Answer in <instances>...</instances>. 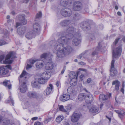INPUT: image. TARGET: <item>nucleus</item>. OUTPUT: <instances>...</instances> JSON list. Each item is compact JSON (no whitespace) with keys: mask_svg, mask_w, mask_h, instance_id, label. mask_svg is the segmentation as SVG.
Wrapping results in <instances>:
<instances>
[{"mask_svg":"<svg viewBox=\"0 0 125 125\" xmlns=\"http://www.w3.org/2000/svg\"><path fill=\"white\" fill-rule=\"evenodd\" d=\"M11 57L12 58H15L16 57L15 53L13 52H11L6 56L5 60L3 61V63L4 64H11L12 63L13 60H9V59Z\"/></svg>","mask_w":125,"mask_h":125,"instance_id":"obj_6","label":"nucleus"},{"mask_svg":"<svg viewBox=\"0 0 125 125\" xmlns=\"http://www.w3.org/2000/svg\"><path fill=\"white\" fill-rule=\"evenodd\" d=\"M30 0H23V2L27 3Z\"/></svg>","mask_w":125,"mask_h":125,"instance_id":"obj_63","label":"nucleus"},{"mask_svg":"<svg viewBox=\"0 0 125 125\" xmlns=\"http://www.w3.org/2000/svg\"><path fill=\"white\" fill-rule=\"evenodd\" d=\"M56 85L57 86L58 88H60L61 83L60 81H57L56 83Z\"/></svg>","mask_w":125,"mask_h":125,"instance_id":"obj_47","label":"nucleus"},{"mask_svg":"<svg viewBox=\"0 0 125 125\" xmlns=\"http://www.w3.org/2000/svg\"><path fill=\"white\" fill-rule=\"evenodd\" d=\"M63 118V117L62 115H60L58 116L56 119V121L57 122H60Z\"/></svg>","mask_w":125,"mask_h":125,"instance_id":"obj_39","label":"nucleus"},{"mask_svg":"<svg viewBox=\"0 0 125 125\" xmlns=\"http://www.w3.org/2000/svg\"><path fill=\"white\" fill-rule=\"evenodd\" d=\"M109 98V95L107 94H101L99 96L100 101L101 102L107 100Z\"/></svg>","mask_w":125,"mask_h":125,"instance_id":"obj_17","label":"nucleus"},{"mask_svg":"<svg viewBox=\"0 0 125 125\" xmlns=\"http://www.w3.org/2000/svg\"><path fill=\"white\" fill-rule=\"evenodd\" d=\"M19 20L21 21L20 23L17 22L16 27L17 28L19 26L21 25L25 24L26 23V21L25 19V15H20L18 16Z\"/></svg>","mask_w":125,"mask_h":125,"instance_id":"obj_10","label":"nucleus"},{"mask_svg":"<svg viewBox=\"0 0 125 125\" xmlns=\"http://www.w3.org/2000/svg\"><path fill=\"white\" fill-rule=\"evenodd\" d=\"M70 20H63L61 21L60 23V25L62 27H65L68 26L71 23Z\"/></svg>","mask_w":125,"mask_h":125,"instance_id":"obj_20","label":"nucleus"},{"mask_svg":"<svg viewBox=\"0 0 125 125\" xmlns=\"http://www.w3.org/2000/svg\"><path fill=\"white\" fill-rule=\"evenodd\" d=\"M84 53H83L80 54L78 56V58L79 59H81L82 57L84 56Z\"/></svg>","mask_w":125,"mask_h":125,"instance_id":"obj_49","label":"nucleus"},{"mask_svg":"<svg viewBox=\"0 0 125 125\" xmlns=\"http://www.w3.org/2000/svg\"><path fill=\"white\" fill-rule=\"evenodd\" d=\"M113 85L115 84V89L118 91L119 89V87L120 84V83L117 80L114 81L112 83Z\"/></svg>","mask_w":125,"mask_h":125,"instance_id":"obj_29","label":"nucleus"},{"mask_svg":"<svg viewBox=\"0 0 125 125\" xmlns=\"http://www.w3.org/2000/svg\"><path fill=\"white\" fill-rule=\"evenodd\" d=\"M92 79L91 78H88L86 81V82L87 83H90L92 81Z\"/></svg>","mask_w":125,"mask_h":125,"instance_id":"obj_53","label":"nucleus"},{"mask_svg":"<svg viewBox=\"0 0 125 125\" xmlns=\"http://www.w3.org/2000/svg\"><path fill=\"white\" fill-rule=\"evenodd\" d=\"M115 112L117 113L119 117L122 119L124 118L125 115V112L123 110L119 111L118 110H115Z\"/></svg>","mask_w":125,"mask_h":125,"instance_id":"obj_24","label":"nucleus"},{"mask_svg":"<svg viewBox=\"0 0 125 125\" xmlns=\"http://www.w3.org/2000/svg\"><path fill=\"white\" fill-rule=\"evenodd\" d=\"M77 79L73 78V79H71L70 80V84L72 86H74L76 85Z\"/></svg>","mask_w":125,"mask_h":125,"instance_id":"obj_32","label":"nucleus"},{"mask_svg":"<svg viewBox=\"0 0 125 125\" xmlns=\"http://www.w3.org/2000/svg\"><path fill=\"white\" fill-rule=\"evenodd\" d=\"M59 109L60 111L62 112H67L66 110L64 109V106L62 105H60L59 107Z\"/></svg>","mask_w":125,"mask_h":125,"instance_id":"obj_44","label":"nucleus"},{"mask_svg":"<svg viewBox=\"0 0 125 125\" xmlns=\"http://www.w3.org/2000/svg\"><path fill=\"white\" fill-rule=\"evenodd\" d=\"M6 87H8L9 89H10L11 88V84L8 85Z\"/></svg>","mask_w":125,"mask_h":125,"instance_id":"obj_60","label":"nucleus"},{"mask_svg":"<svg viewBox=\"0 0 125 125\" xmlns=\"http://www.w3.org/2000/svg\"><path fill=\"white\" fill-rule=\"evenodd\" d=\"M54 66V64L52 62H48L46 64L45 68L46 70H51L53 68Z\"/></svg>","mask_w":125,"mask_h":125,"instance_id":"obj_22","label":"nucleus"},{"mask_svg":"<svg viewBox=\"0 0 125 125\" xmlns=\"http://www.w3.org/2000/svg\"><path fill=\"white\" fill-rule=\"evenodd\" d=\"M68 93L70 94H73L74 93V90L73 87L72 86L69 87L67 89Z\"/></svg>","mask_w":125,"mask_h":125,"instance_id":"obj_38","label":"nucleus"},{"mask_svg":"<svg viewBox=\"0 0 125 125\" xmlns=\"http://www.w3.org/2000/svg\"><path fill=\"white\" fill-rule=\"evenodd\" d=\"M26 30V29L25 27L21 26L17 29V32L19 35H22L24 34Z\"/></svg>","mask_w":125,"mask_h":125,"instance_id":"obj_19","label":"nucleus"},{"mask_svg":"<svg viewBox=\"0 0 125 125\" xmlns=\"http://www.w3.org/2000/svg\"><path fill=\"white\" fill-rule=\"evenodd\" d=\"M4 34V38L7 37L8 35V31L6 30H5L4 31V32L3 33Z\"/></svg>","mask_w":125,"mask_h":125,"instance_id":"obj_46","label":"nucleus"},{"mask_svg":"<svg viewBox=\"0 0 125 125\" xmlns=\"http://www.w3.org/2000/svg\"><path fill=\"white\" fill-rule=\"evenodd\" d=\"M36 35L31 31H28L26 34L25 37L28 39H30L34 37Z\"/></svg>","mask_w":125,"mask_h":125,"instance_id":"obj_21","label":"nucleus"},{"mask_svg":"<svg viewBox=\"0 0 125 125\" xmlns=\"http://www.w3.org/2000/svg\"><path fill=\"white\" fill-rule=\"evenodd\" d=\"M55 43V41H52L50 42L49 43V44L51 46H52L54 45Z\"/></svg>","mask_w":125,"mask_h":125,"instance_id":"obj_50","label":"nucleus"},{"mask_svg":"<svg viewBox=\"0 0 125 125\" xmlns=\"http://www.w3.org/2000/svg\"><path fill=\"white\" fill-rule=\"evenodd\" d=\"M9 82V81L8 80L4 81L3 82V84L6 87L7 86V84H8V83Z\"/></svg>","mask_w":125,"mask_h":125,"instance_id":"obj_52","label":"nucleus"},{"mask_svg":"<svg viewBox=\"0 0 125 125\" xmlns=\"http://www.w3.org/2000/svg\"><path fill=\"white\" fill-rule=\"evenodd\" d=\"M84 10H85V12H89L88 8V7L85 8Z\"/></svg>","mask_w":125,"mask_h":125,"instance_id":"obj_58","label":"nucleus"},{"mask_svg":"<svg viewBox=\"0 0 125 125\" xmlns=\"http://www.w3.org/2000/svg\"><path fill=\"white\" fill-rule=\"evenodd\" d=\"M72 50L73 49L70 46L68 45L66 46L64 49H61L57 52L56 59L58 60L59 58H62L65 55L69 54Z\"/></svg>","mask_w":125,"mask_h":125,"instance_id":"obj_4","label":"nucleus"},{"mask_svg":"<svg viewBox=\"0 0 125 125\" xmlns=\"http://www.w3.org/2000/svg\"><path fill=\"white\" fill-rule=\"evenodd\" d=\"M36 60L34 59H31L29 62V64L27 65L26 69L28 70L32 67V65L36 62Z\"/></svg>","mask_w":125,"mask_h":125,"instance_id":"obj_27","label":"nucleus"},{"mask_svg":"<svg viewBox=\"0 0 125 125\" xmlns=\"http://www.w3.org/2000/svg\"><path fill=\"white\" fill-rule=\"evenodd\" d=\"M41 28L40 25L37 23H35L33 26V32L36 35H38L40 31Z\"/></svg>","mask_w":125,"mask_h":125,"instance_id":"obj_13","label":"nucleus"},{"mask_svg":"<svg viewBox=\"0 0 125 125\" xmlns=\"http://www.w3.org/2000/svg\"><path fill=\"white\" fill-rule=\"evenodd\" d=\"M79 72H78L77 73L73 72H72L69 73V76L71 79L73 78L77 79V76L79 74Z\"/></svg>","mask_w":125,"mask_h":125,"instance_id":"obj_23","label":"nucleus"},{"mask_svg":"<svg viewBox=\"0 0 125 125\" xmlns=\"http://www.w3.org/2000/svg\"><path fill=\"white\" fill-rule=\"evenodd\" d=\"M124 88H122L121 89V91L124 94Z\"/></svg>","mask_w":125,"mask_h":125,"instance_id":"obj_62","label":"nucleus"},{"mask_svg":"<svg viewBox=\"0 0 125 125\" xmlns=\"http://www.w3.org/2000/svg\"><path fill=\"white\" fill-rule=\"evenodd\" d=\"M9 100L7 101H5L6 103H11L12 104V105L13 106L14 104V101L12 98L11 97V96H10L9 97Z\"/></svg>","mask_w":125,"mask_h":125,"instance_id":"obj_40","label":"nucleus"},{"mask_svg":"<svg viewBox=\"0 0 125 125\" xmlns=\"http://www.w3.org/2000/svg\"><path fill=\"white\" fill-rule=\"evenodd\" d=\"M64 45L61 43L58 42L55 44L54 47L56 51H59L61 49H64L65 48Z\"/></svg>","mask_w":125,"mask_h":125,"instance_id":"obj_18","label":"nucleus"},{"mask_svg":"<svg viewBox=\"0 0 125 125\" xmlns=\"http://www.w3.org/2000/svg\"><path fill=\"white\" fill-rule=\"evenodd\" d=\"M66 32L62 31L58 33V36H61L58 40V42L62 44H66L74 36L75 34L74 28L71 26L66 30Z\"/></svg>","mask_w":125,"mask_h":125,"instance_id":"obj_2","label":"nucleus"},{"mask_svg":"<svg viewBox=\"0 0 125 125\" xmlns=\"http://www.w3.org/2000/svg\"><path fill=\"white\" fill-rule=\"evenodd\" d=\"M38 81L39 83L43 84L47 82V81L42 77L39 78L38 79Z\"/></svg>","mask_w":125,"mask_h":125,"instance_id":"obj_31","label":"nucleus"},{"mask_svg":"<svg viewBox=\"0 0 125 125\" xmlns=\"http://www.w3.org/2000/svg\"><path fill=\"white\" fill-rule=\"evenodd\" d=\"M102 43L101 42H99L98 45V46L96 49V51L93 52L92 53V56H94L97 53V51H101V48L102 46L101 45Z\"/></svg>","mask_w":125,"mask_h":125,"instance_id":"obj_26","label":"nucleus"},{"mask_svg":"<svg viewBox=\"0 0 125 125\" xmlns=\"http://www.w3.org/2000/svg\"><path fill=\"white\" fill-rule=\"evenodd\" d=\"M28 95L31 98H36L38 96V94L35 92H29L28 93Z\"/></svg>","mask_w":125,"mask_h":125,"instance_id":"obj_30","label":"nucleus"},{"mask_svg":"<svg viewBox=\"0 0 125 125\" xmlns=\"http://www.w3.org/2000/svg\"><path fill=\"white\" fill-rule=\"evenodd\" d=\"M8 69L11 70V68L10 65L0 67V77H2L3 75L7 74L8 72Z\"/></svg>","mask_w":125,"mask_h":125,"instance_id":"obj_7","label":"nucleus"},{"mask_svg":"<svg viewBox=\"0 0 125 125\" xmlns=\"http://www.w3.org/2000/svg\"><path fill=\"white\" fill-rule=\"evenodd\" d=\"M44 63L42 61H38L36 63V67L38 69L42 68L44 65Z\"/></svg>","mask_w":125,"mask_h":125,"instance_id":"obj_28","label":"nucleus"},{"mask_svg":"<svg viewBox=\"0 0 125 125\" xmlns=\"http://www.w3.org/2000/svg\"><path fill=\"white\" fill-rule=\"evenodd\" d=\"M27 75V72L23 71L19 78L20 84H21L20 87V90L21 93H25L26 90L27 86L25 81L26 80Z\"/></svg>","mask_w":125,"mask_h":125,"instance_id":"obj_3","label":"nucleus"},{"mask_svg":"<svg viewBox=\"0 0 125 125\" xmlns=\"http://www.w3.org/2000/svg\"><path fill=\"white\" fill-rule=\"evenodd\" d=\"M38 119V117H34L33 118H31V120H37Z\"/></svg>","mask_w":125,"mask_h":125,"instance_id":"obj_61","label":"nucleus"},{"mask_svg":"<svg viewBox=\"0 0 125 125\" xmlns=\"http://www.w3.org/2000/svg\"><path fill=\"white\" fill-rule=\"evenodd\" d=\"M98 108L95 106H93L90 109V112L92 113L97 112H98Z\"/></svg>","mask_w":125,"mask_h":125,"instance_id":"obj_34","label":"nucleus"},{"mask_svg":"<svg viewBox=\"0 0 125 125\" xmlns=\"http://www.w3.org/2000/svg\"><path fill=\"white\" fill-rule=\"evenodd\" d=\"M65 67H64L62 70V71L61 72V74H62L65 71Z\"/></svg>","mask_w":125,"mask_h":125,"instance_id":"obj_57","label":"nucleus"},{"mask_svg":"<svg viewBox=\"0 0 125 125\" xmlns=\"http://www.w3.org/2000/svg\"><path fill=\"white\" fill-rule=\"evenodd\" d=\"M120 39V38H116L112 46V48L113 49L112 58L111 62V70L110 71V75L112 77L115 76L117 73V71L114 68V63L115 62L114 58H118L120 56L122 52V49L121 46H119L115 49H114V48L115 47L116 45Z\"/></svg>","mask_w":125,"mask_h":125,"instance_id":"obj_1","label":"nucleus"},{"mask_svg":"<svg viewBox=\"0 0 125 125\" xmlns=\"http://www.w3.org/2000/svg\"><path fill=\"white\" fill-rule=\"evenodd\" d=\"M48 53H44L41 55V59H46L48 57Z\"/></svg>","mask_w":125,"mask_h":125,"instance_id":"obj_41","label":"nucleus"},{"mask_svg":"<svg viewBox=\"0 0 125 125\" xmlns=\"http://www.w3.org/2000/svg\"><path fill=\"white\" fill-rule=\"evenodd\" d=\"M81 115L78 113L74 112L71 116V121L73 122H77L79 120Z\"/></svg>","mask_w":125,"mask_h":125,"instance_id":"obj_11","label":"nucleus"},{"mask_svg":"<svg viewBox=\"0 0 125 125\" xmlns=\"http://www.w3.org/2000/svg\"><path fill=\"white\" fill-rule=\"evenodd\" d=\"M61 15L64 17H70L72 14V11L69 8H65L61 10L60 11Z\"/></svg>","mask_w":125,"mask_h":125,"instance_id":"obj_8","label":"nucleus"},{"mask_svg":"<svg viewBox=\"0 0 125 125\" xmlns=\"http://www.w3.org/2000/svg\"><path fill=\"white\" fill-rule=\"evenodd\" d=\"M68 0H61L60 3L62 6L66 7L68 5Z\"/></svg>","mask_w":125,"mask_h":125,"instance_id":"obj_35","label":"nucleus"},{"mask_svg":"<svg viewBox=\"0 0 125 125\" xmlns=\"http://www.w3.org/2000/svg\"><path fill=\"white\" fill-rule=\"evenodd\" d=\"M38 82H33L31 83V85L32 87L33 88H36L38 86Z\"/></svg>","mask_w":125,"mask_h":125,"instance_id":"obj_42","label":"nucleus"},{"mask_svg":"<svg viewBox=\"0 0 125 125\" xmlns=\"http://www.w3.org/2000/svg\"><path fill=\"white\" fill-rule=\"evenodd\" d=\"M85 93L80 94L78 96L79 100L80 101H82L83 99H85Z\"/></svg>","mask_w":125,"mask_h":125,"instance_id":"obj_36","label":"nucleus"},{"mask_svg":"<svg viewBox=\"0 0 125 125\" xmlns=\"http://www.w3.org/2000/svg\"><path fill=\"white\" fill-rule=\"evenodd\" d=\"M66 109L67 111L70 110L72 108V105L70 104H69L65 106Z\"/></svg>","mask_w":125,"mask_h":125,"instance_id":"obj_43","label":"nucleus"},{"mask_svg":"<svg viewBox=\"0 0 125 125\" xmlns=\"http://www.w3.org/2000/svg\"><path fill=\"white\" fill-rule=\"evenodd\" d=\"M84 90L86 92V93H85V102L87 103L91 104L94 100L93 96L86 88H84Z\"/></svg>","mask_w":125,"mask_h":125,"instance_id":"obj_5","label":"nucleus"},{"mask_svg":"<svg viewBox=\"0 0 125 125\" xmlns=\"http://www.w3.org/2000/svg\"><path fill=\"white\" fill-rule=\"evenodd\" d=\"M42 14L41 11H39V13L36 14V18H41L42 16Z\"/></svg>","mask_w":125,"mask_h":125,"instance_id":"obj_45","label":"nucleus"},{"mask_svg":"<svg viewBox=\"0 0 125 125\" xmlns=\"http://www.w3.org/2000/svg\"><path fill=\"white\" fill-rule=\"evenodd\" d=\"M80 27L83 29L88 30L90 29V24L88 22L84 21L81 23L80 25Z\"/></svg>","mask_w":125,"mask_h":125,"instance_id":"obj_15","label":"nucleus"},{"mask_svg":"<svg viewBox=\"0 0 125 125\" xmlns=\"http://www.w3.org/2000/svg\"><path fill=\"white\" fill-rule=\"evenodd\" d=\"M81 18L80 15L78 13L75 14L73 16V18L75 20H79Z\"/></svg>","mask_w":125,"mask_h":125,"instance_id":"obj_37","label":"nucleus"},{"mask_svg":"<svg viewBox=\"0 0 125 125\" xmlns=\"http://www.w3.org/2000/svg\"><path fill=\"white\" fill-rule=\"evenodd\" d=\"M90 38L92 40H94L95 38V37L94 35L93 34H91L90 36Z\"/></svg>","mask_w":125,"mask_h":125,"instance_id":"obj_55","label":"nucleus"},{"mask_svg":"<svg viewBox=\"0 0 125 125\" xmlns=\"http://www.w3.org/2000/svg\"><path fill=\"white\" fill-rule=\"evenodd\" d=\"M42 75V77L47 81L50 77L51 74L50 73L46 71L43 73Z\"/></svg>","mask_w":125,"mask_h":125,"instance_id":"obj_25","label":"nucleus"},{"mask_svg":"<svg viewBox=\"0 0 125 125\" xmlns=\"http://www.w3.org/2000/svg\"><path fill=\"white\" fill-rule=\"evenodd\" d=\"M99 94V92L98 91H95L94 93V94L95 95H97Z\"/></svg>","mask_w":125,"mask_h":125,"instance_id":"obj_59","label":"nucleus"},{"mask_svg":"<svg viewBox=\"0 0 125 125\" xmlns=\"http://www.w3.org/2000/svg\"><path fill=\"white\" fill-rule=\"evenodd\" d=\"M84 78V74L82 73L80 76V78L81 80H83Z\"/></svg>","mask_w":125,"mask_h":125,"instance_id":"obj_54","label":"nucleus"},{"mask_svg":"<svg viewBox=\"0 0 125 125\" xmlns=\"http://www.w3.org/2000/svg\"><path fill=\"white\" fill-rule=\"evenodd\" d=\"M41 123L39 122H37L34 123V125H40Z\"/></svg>","mask_w":125,"mask_h":125,"instance_id":"obj_56","label":"nucleus"},{"mask_svg":"<svg viewBox=\"0 0 125 125\" xmlns=\"http://www.w3.org/2000/svg\"><path fill=\"white\" fill-rule=\"evenodd\" d=\"M53 87L52 85L51 84H49L47 89L44 91V94L46 95H48L53 92Z\"/></svg>","mask_w":125,"mask_h":125,"instance_id":"obj_14","label":"nucleus"},{"mask_svg":"<svg viewBox=\"0 0 125 125\" xmlns=\"http://www.w3.org/2000/svg\"><path fill=\"white\" fill-rule=\"evenodd\" d=\"M83 8L82 3L79 1H75L73 6V10L75 11H79L81 10Z\"/></svg>","mask_w":125,"mask_h":125,"instance_id":"obj_9","label":"nucleus"},{"mask_svg":"<svg viewBox=\"0 0 125 125\" xmlns=\"http://www.w3.org/2000/svg\"><path fill=\"white\" fill-rule=\"evenodd\" d=\"M79 63L80 64L82 65H84L85 64V63L84 62H80Z\"/></svg>","mask_w":125,"mask_h":125,"instance_id":"obj_64","label":"nucleus"},{"mask_svg":"<svg viewBox=\"0 0 125 125\" xmlns=\"http://www.w3.org/2000/svg\"><path fill=\"white\" fill-rule=\"evenodd\" d=\"M10 120L7 119H5L3 120V125H15L14 124L10 123Z\"/></svg>","mask_w":125,"mask_h":125,"instance_id":"obj_33","label":"nucleus"},{"mask_svg":"<svg viewBox=\"0 0 125 125\" xmlns=\"http://www.w3.org/2000/svg\"><path fill=\"white\" fill-rule=\"evenodd\" d=\"M6 42L4 40H0V46L6 44Z\"/></svg>","mask_w":125,"mask_h":125,"instance_id":"obj_48","label":"nucleus"},{"mask_svg":"<svg viewBox=\"0 0 125 125\" xmlns=\"http://www.w3.org/2000/svg\"><path fill=\"white\" fill-rule=\"evenodd\" d=\"M76 29H74V32L75 33L74 34V36L73 37L76 36V38H74L72 42V44L74 46H76L78 45L81 42L80 39L77 38L78 37L77 33L76 32Z\"/></svg>","mask_w":125,"mask_h":125,"instance_id":"obj_12","label":"nucleus"},{"mask_svg":"<svg viewBox=\"0 0 125 125\" xmlns=\"http://www.w3.org/2000/svg\"><path fill=\"white\" fill-rule=\"evenodd\" d=\"M70 98V95L68 94H63L61 95L60 98L61 101L63 102L67 101Z\"/></svg>","mask_w":125,"mask_h":125,"instance_id":"obj_16","label":"nucleus"},{"mask_svg":"<svg viewBox=\"0 0 125 125\" xmlns=\"http://www.w3.org/2000/svg\"><path fill=\"white\" fill-rule=\"evenodd\" d=\"M4 58V56L3 55H2L0 56V62H2Z\"/></svg>","mask_w":125,"mask_h":125,"instance_id":"obj_51","label":"nucleus"}]
</instances>
